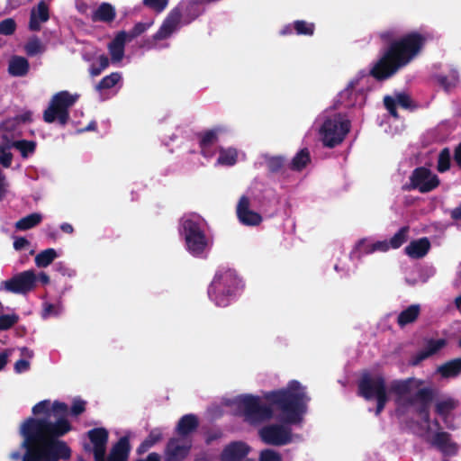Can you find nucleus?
<instances>
[{
    "label": "nucleus",
    "mask_w": 461,
    "mask_h": 461,
    "mask_svg": "<svg viewBox=\"0 0 461 461\" xmlns=\"http://www.w3.org/2000/svg\"><path fill=\"white\" fill-rule=\"evenodd\" d=\"M71 429L69 420L64 417H59L54 422L47 418L26 419L21 426V435L24 438L21 447L26 450L23 461L69 459L71 449L59 438Z\"/></svg>",
    "instance_id": "obj_1"
},
{
    "label": "nucleus",
    "mask_w": 461,
    "mask_h": 461,
    "mask_svg": "<svg viewBox=\"0 0 461 461\" xmlns=\"http://www.w3.org/2000/svg\"><path fill=\"white\" fill-rule=\"evenodd\" d=\"M265 400L281 412L282 423L268 424L258 430L260 439L271 446H285L293 441L290 425L302 422L307 410L309 397L305 388L297 380H292L285 388L267 392Z\"/></svg>",
    "instance_id": "obj_2"
},
{
    "label": "nucleus",
    "mask_w": 461,
    "mask_h": 461,
    "mask_svg": "<svg viewBox=\"0 0 461 461\" xmlns=\"http://www.w3.org/2000/svg\"><path fill=\"white\" fill-rule=\"evenodd\" d=\"M378 35L389 46L370 69L369 75L377 81L386 80L406 67L431 38L427 32L413 31L396 40L398 33L394 29L380 32Z\"/></svg>",
    "instance_id": "obj_3"
},
{
    "label": "nucleus",
    "mask_w": 461,
    "mask_h": 461,
    "mask_svg": "<svg viewBox=\"0 0 461 461\" xmlns=\"http://www.w3.org/2000/svg\"><path fill=\"white\" fill-rule=\"evenodd\" d=\"M202 13L203 10L197 1L188 2L184 8V14L183 6L178 5L173 8L163 21L158 32L152 36V39L145 41L143 47L148 50L154 48L157 41L170 37L179 24L182 17L184 23L188 24L199 17Z\"/></svg>",
    "instance_id": "obj_4"
},
{
    "label": "nucleus",
    "mask_w": 461,
    "mask_h": 461,
    "mask_svg": "<svg viewBox=\"0 0 461 461\" xmlns=\"http://www.w3.org/2000/svg\"><path fill=\"white\" fill-rule=\"evenodd\" d=\"M241 287V280L233 269L220 268L208 287L209 298L220 307H226Z\"/></svg>",
    "instance_id": "obj_5"
},
{
    "label": "nucleus",
    "mask_w": 461,
    "mask_h": 461,
    "mask_svg": "<svg viewBox=\"0 0 461 461\" xmlns=\"http://www.w3.org/2000/svg\"><path fill=\"white\" fill-rule=\"evenodd\" d=\"M357 395L366 401H376L375 416H379L385 408L389 396L385 378L381 375H372L369 372L362 374L357 382Z\"/></svg>",
    "instance_id": "obj_6"
},
{
    "label": "nucleus",
    "mask_w": 461,
    "mask_h": 461,
    "mask_svg": "<svg viewBox=\"0 0 461 461\" xmlns=\"http://www.w3.org/2000/svg\"><path fill=\"white\" fill-rule=\"evenodd\" d=\"M236 406L244 421L250 425L261 424L274 416L275 406L271 403H262L260 398L256 395L245 394L238 397Z\"/></svg>",
    "instance_id": "obj_7"
},
{
    "label": "nucleus",
    "mask_w": 461,
    "mask_h": 461,
    "mask_svg": "<svg viewBox=\"0 0 461 461\" xmlns=\"http://www.w3.org/2000/svg\"><path fill=\"white\" fill-rule=\"evenodd\" d=\"M350 127V121L341 113L327 117L320 129L323 146L332 149L342 143L349 132Z\"/></svg>",
    "instance_id": "obj_8"
},
{
    "label": "nucleus",
    "mask_w": 461,
    "mask_h": 461,
    "mask_svg": "<svg viewBox=\"0 0 461 461\" xmlns=\"http://www.w3.org/2000/svg\"><path fill=\"white\" fill-rule=\"evenodd\" d=\"M77 95H71L68 91H60L55 94L43 113V120L47 123L58 122L64 126L69 120V108L77 101Z\"/></svg>",
    "instance_id": "obj_9"
},
{
    "label": "nucleus",
    "mask_w": 461,
    "mask_h": 461,
    "mask_svg": "<svg viewBox=\"0 0 461 461\" xmlns=\"http://www.w3.org/2000/svg\"><path fill=\"white\" fill-rule=\"evenodd\" d=\"M182 228L187 250L194 257H201L208 246V239L201 224L186 219L183 221Z\"/></svg>",
    "instance_id": "obj_10"
},
{
    "label": "nucleus",
    "mask_w": 461,
    "mask_h": 461,
    "mask_svg": "<svg viewBox=\"0 0 461 461\" xmlns=\"http://www.w3.org/2000/svg\"><path fill=\"white\" fill-rule=\"evenodd\" d=\"M439 184L438 176L433 174L429 168L418 167L411 172L409 183L402 185V190H418L421 194H426L436 189Z\"/></svg>",
    "instance_id": "obj_11"
},
{
    "label": "nucleus",
    "mask_w": 461,
    "mask_h": 461,
    "mask_svg": "<svg viewBox=\"0 0 461 461\" xmlns=\"http://www.w3.org/2000/svg\"><path fill=\"white\" fill-rule=\"evenodd\" d=\"M37 274L33 269L15 274L11 278L0 283V291L15 294H27L37 287Z\"/></svg>",
    "instance_id": "obj_12"
},
{
    "label": "nucleus",
    "mask_w": 461,
    "mask_h": 461,
    "mask_svg": "<svg viewBox=\"0 0 461 461\" xmlns=\"http://www.w3.org/2000/svg\"><path fill=\"white\" fill-rule=\"evenodd\" d=\"M435 398V390L432 387L419 389L411 396L405 398V403L416 406V412L425 422H429V408Z\"/></svg>",
    "instance_id": "obj_13"
},
{
    "label": "nucleus",
    "mask_w": 461,
    "mask_h": 461,
    "mask_svg": "<svg viewBox=\"0 0 461 461\" xmlns=\"http://www.w3.org/2000/svg\"><path fill=\"white\" fill-rule=\"evenodd\" d=\"M251 447L244 441H231L220 454V461H253L247 458Z\"/></svg>",
    "instance_id": "obj_14"
},
{
    "label": "nucleus",
    "mask_w": 461,
    "mask_h": 461,
    "mask_svg": "<svg viewBox=\"0 0 461 461\" xmlns=\"http://www.w3.org/2000/svg\"><path fill=\"white\" fill-rule=\"evenodd\" d=\"M191 443H184L178 438H171L164 450L165 461H184L190 453Z\"/></svg>",
    "instance_id": "obj_15"
},
{
    "label": "nucleus",
    "mask_w": 461,
    "mask_h": 461,
    "mask_svg": "<svg viewBox=\"0 0 461 461\" xmlns=\"http://www.w3.org/2000/svg\"><path fill=\"white\" fill-rule=\"evenodd\" d=\"M423 384V380L415 377L393 380L391 382L389 392L396 395L399 400H402L412 392L421 389Z\"/></svg>",
    "instance_id": "obj_16"
},
{
    "label": "nucleus",
    "mask_w": 461,
    "mask_h": 461,
    "mask_svg": "<svg viewBox=\"0 0 461 461\" xmlns=\"http://www.w3.org/2000/svg\"><path fill=\"white\" fill-rule=\"evenodd\" d=\"M250 202L249 197L242 195L236 208V213L239 221L246 226H258L262 221V216L249 208Z\"/></svg>",
    "instance_id": "obj_17"
},
{
    "label": "nucleus",
    "mask_w": 461,
    "mask_h": 461,
    "mask_svg": "<svg viewBox=\"0 0 461 461\" xmlns=\"http://www.w3.org/2000/svg\"><path fill=\"white\" fill-rule=\"evenodd\" d=\"M90 441L94 445L95 461H105L106 444L108 442V430L104 428H95L87 432Z\"/></svg>",
    "instance_id": "obj_18"
},
{
    "label": "nucleus",
    "mask_w": 461,
    "mask_h": 461,
    "mask_svg": "<svg viewBox=\"0 0 461 461\" xmlns=\"http://www.w3.org/2000/svg\"><path fill=\"white\" fill-rule=\"evenodd\" d=\"M430 444L447 456H456L459 451V445L453 441L451 434L446 431L436 432L430 440Z\"/></svg>",
    "instance_id": "obj_19"
},
{
    "label": "nucleus",
    "mask_w": 461,
    "mask_h": 461,
    "mask_svg": "<svg viewBox=\"0 0 461 461\" xmlns=\"http://www.w3.org/2000/svg\"><path fill=\"white\" fill-rule=\"evenodd\" d=\"M445 345L446 340L443 339H429L427 342L425 348L420 350L411 357L410 359V365L413 366L420 365L423 360L438 352L442 348L445 347Z\"/></svg>",
    "instance_id": "obj_20"
},
{
    "label": "nucleus",
    "mask_w": 461,
    "mask_h": 461,
    "mask_svg": "<svg viewBox=\"0 0 461 461\" xmlns=\"http://www.w3.org/2000/svg\"><path fill=\"white\" fill-rule=\"evenodd\" d=\"M50 19V9L45 1L38 3L36 8H32L30 14L29 29L32 32L41 31V23H46Z\"/></svg>",
    "instance_id": "obj_21"
},
{
    "label": "nucleus",
    "mask_w": 461,
    "mask_h": 461,
    "mask_svg": "<svg viewBox=\"0 0 461 461\" xmlns=\"http://www.w3.org/2000/svg\"><path fill=\"white\" fill-rule=\"evenodd\" d=\"M125 31L119 32L108 44V50L113 63L120 62L124 57L125 43L127 41Z\"/></svg>",
    "instance_id": "obj_22"
},
{
    "label": "nucleus",
    "mask_w": 461,
    "mask_h": 461,
    "mask_svg": "<svg viewBox=\"0 0 461 461\" xmlns=\"http://www.w3.org/2000/svg\"><path fill=\"white\" fill-rule=\"evenodd\" d=\"M430 249V242L428 238L414 240L405 247L404 252L411 258L419 259L425 257Z\"/></svg>",
    "instance_id": "obj_23"
},
{
    "label": "nucleus",
    "mask_w": 461,
    "mask_h": 461,
    "mask_svg": "<svg viewBox=\"0 0 461 461\" xmlns=\"http://www.w3.org/2000/svg\"><path fill=\"white\" fill-rule=\"evenodd\" d=\"M458 405V402L451 397H447L444 400L438 401L435 405L436 413L440 416L446 424V427L449 429H455L454 424L449 423L447 419L452 411H454Z\"/></svg>",
    "instance_id": "obj_24"
},
{
    "label": "nucleus",
    "mask_w": 461,
    "mask_h": 461,
    "mask_svg": "<svg viewBox=\"0 0 461 461\" xmlns=\"http://www.w3.org/2000/svg\"><path fill=\"white\" fill-rule=\"evenodd\" d=\"M198 426L199 421L194 414H185L178 420L176 430L178 435L185 437L194 432Z\"/></svg>",
    "instance_id": "obj_25"
},
{
    "label": "nucleus",
    "mask_w": 461,
    "mask_h": 461,
    "mask_svg": "<svg viewBox=\"0 0 461 461\" xmlns=\"http://www.w3.org/2000/svg\"><path fill=\"white\" fill-rule=\"evenodd\" d=\"M30 69L29 61L22 56H14L8 65V73L13 77H24Z\"/></svg>",
    "instance_id": "obj_26"
},
{
    "label": "nucleus",
    "mask_w": 461,
    "mask_h": 461,
    "mask_svg": "<svg viewBox=\"0 0 461 461\" xmlns=\"http://www.w3.org/2000/svg\"><path fill=\"white\" fill-rule=\"evenodd\" d=\"M437 372L443 378L456 377L461 374V357L451 359L440 365Z\"/></svg>",
    "instance_id": "obj_27"
},
{
    "label": "nucleus",
    "mask_w": 461,
    "mask_h": 461,
    "mask_svg": "<svg viewBox=\"0 0 461 461\" xmlns=\"http://www.w3.org/2000/svg\"><path fill=\"white\" fill-rule=\"evenodd\" d=\"M116 16L114 7L109 3H102L94 12L92 20L94 22L111 23Z\"/></svg>",
    "instance_id": "obj_28"
},
{
    "label": "nucleus",
    "mask_w": 461,
    "mask_h": 461,
    "mask_svg": "<svg viewBox=\"0 0 461 461\" xmlns=\"http://www.w3.org/2000/svg\"><path fill=\"white\" fill-rule=\"evenodd\" d=\"M310 151L307 148H303L294 155L291 162L288 164V167L293 171L301 172L308 164H310Z\"/></svg>",
    "instance_id": "obj_29"
},
{
    "label": "nucleus",
    "mask_w": 461,
    "mask_h": 461,
    "mask_svg": "<svg viewBox=\"0 0 461 461\" xmlns=\"http://www.w3.org/2000/svg\"><path fill=\"white\" fill-rule=\"evenodd\" d=\"M420 312V307L419 304H411L405 310L400 312L397 317V324L403 328L406 325L414 322Z\"/></svg>",
    "instance_id": "obj_30"
},
{
    "label": "nucleus",
    "mask_w": 461,
    "mask_h": 461,
    "mask_svg": "<svg viewBox=\"0 0 461 461\" xmlns=\"http://www.w3.org/2000/svg\"><path fill=\"white\" fill-rule=\"evenodd\" d=\"M219 129H212L197 134L202 154L206 156L205 150L218 140Z\"/></svg>",
    "instance_id": "obj_31"
},
{
    "label": "nucleus",
    "mask_w": 461,
    "mask_h": 461,
    "mask_svg": "<svg viewBox=\"0 0 461 461\" xmlns=\"http://www.w3.org/2000/svg\"><path fill=\"white\" fill-rule=\"evenodd\" d=\"M42 221V215L39 212H32L21 218L15 222V228L18 230H27L37 225Z\"/></svg>",
    "instance_id": "obj_32"
},
{
    "label": "nucleus",
    "mask_w": 461,
    "mask_h": 461,
    "mask_svg": "<svg viewBox=\"0 0 461 461\" xmlns=\"http://www.w3.org/2000/svg\"><path fill=\"white\" fill-rule=\"evenodd\" d=\"M162 438V433L158 429H152L148 437L140 444L137 448V453L142 455L146 453L150 447L159 442Z\"/></svg>",
    "instance_id": "obj_33"
},
{
    "label": "nucleus",
    "mask_w": 461,
    "mask_h": 461,
    "mask_svg": "<svg viewBox=\"0 0 461 461\" xmlns=\"http://www.w3.org/2000/svg\"><path fill=\"white\" fill-rule=\"evenodd\" d=\"M131 450V445L128 437H122L112 447L111 453L116 456L127 461Z\"/></svg>",
    "instance_id": "obj_34"
},
{
    "label": "nucleus",
    "mask_w": 461,
    "mask_h": 461,
    "mask_svg": "<svg viewBox=\"0 0 461 461\" xmlns=\"http://www.w3.org/2000/svg\"><path fill=\"white\" fill-rule=\"evenodd\" d=\"M57 257L58 254L54 249H47L36 255L34 262L38 267H47Z\"/></svg>",
    "instance_id": "obj_35"
},
{
    "label": "nucleus",
    "mask_w": 461,
    "mask_h": 461,
    "mask_svg": "<svg viewBox=\"0 0 461 461\" xmlns=\"http://www.w3.org/2000/svg\"><path fill=\"white\" fill-rule=\"evenodd\" d=\"M266 165L272 174H284L285 171V158L283 156H272L266 158Z\"/></svg>",
    "instance_id": "obj_36"
},
{
    "label": "nucleus",
    "mask_w": 461,
    "mask_h": 461,
    "mask_svg": "<svg viewBox=\"0 0 461 461\" xmlns=\"http://www.w3.org/2000/svg\"><path fill=\"white\" fill-rule=\"evenodd\" d=\"M122 80V74L120 72H113L108 76L103 77L95 86L96 91L108 90L113 88Z\"/></svg>",
    "instance_id": "obj_37"
},
{
    "label": "nucleus",
    "mask_w": 461,
    "mask_h": 461,
    "mask_svg": "<svg viewBox=\"0 0 461 461\" xmlns=\"http://www.w3.org/2000/svg\"><path fill=\"white\" fill-rule=\"evenodd\" d=\"M238 152L235 149H221L218 163L224 166H233L237 162Z\"/></svg>",
    "instance_id": "obj_38"
},
{
    "label": "nucleus",
    "mask_w": 461,
    "mask_h": 461,
    "mask_svg": "<svg viewBox=\"0 0 461 461\" xmlns=\"http://www.w3.org/2000/svg\"><path fill=\"white\" fill-rule=\"evenodd\" d=\"M36 146L35 141L27 140H15L12 143V147L18 149L23 158L28 157L29 154L34 153Z\"/></svg>",
    "instance_id": "obj_39"
},
{
    "label": "nucleus",
    "mask_w": 461,
    "mask_h": 461,
    "mask_svg": "<svg viewBox=\"0 0 461 461\" xmlns=\"http://www.w3.org/2000/svg\"><path fill=\"white\" fill-rule=\"evenodd\" d=\"M357 247L360 249L363 248V250L367 254L373 253L375 251L385 252L391 248L390 243L387 240L376 241L370 245H366L365 240H360L357 244Z\"/></svg>",
    "instance_id": "obj_40"
},
{
    "label": "nucleus",
    "mask_w": 461,
    "mask_h": 461,
    "mask_svg": "<svg viewBox=\"0 0 461 461\" xmlns=\"http://www.w3.org/2000/svg\"><path fill=\"white\" fill-rule=\"evenodd\" d=\"M409 226L402 227L389 240L392 249H399L408 240Z\"/></svg>",
    "instance_id": "obj_41"
},
{
    "label": "nucleus",
    "mask_w": 461,
    "mask_h": 461,
    "mask_svg": "<svg viewBox=\"0 0 461 461\" xmlns=\"http://www.w3.org/2000/svg\"><path fill=\"white\" fill-rule=\"evenodd\" d=\"M293 27L298 35L312 36L315 31V25L313 23H308L303 20L294 21Z\"/></svg>",
    "instance_id": "obj_42"
},
{
    "label": "nucleus",
    "mask_w": 461,
    "mask_h": 461,
    "mask_svg": "<svg viewBox=\"0 0 461 461\" xmlns=\"http://www.w3.org/2000/svg\"><path fill=\"white\" fill-rule=\"evenodd\" d=\"M451 155L448 148H444L438 154L437 170L439 173H444L450 168Z\"/></svg>",
    "instance_id": "obj_43"
},
{
    "label": "nucleus",
    "mask_w": 461,
    "mask_h": 461,
    "mask_svg": "<svg viewBox=\"0 0 461 461\" xmlns=\"http://www.w3.org/2000/svg\"><path fill=\"white\" fill-rule=\"evenodd\" d=\"M25 52L28 56L33 57L44 51V47L39 38L31 39L24 46Z\"/></svg>",
    "instance_id": "obj_44"
},
{
    "label": "nucleus",
    "mask_w": 461,
    "mask_h": 461,
    "mask_svg": "<svg viewBox=\"0 0 461 461\" xmlns=\"http://www.w3.org/2000/svg\"><path fill=\"white\" fill-rule=\"evenodd\" d=\"M99 65L92 64L89 68V74L91 77H98L101 73L109 67V59L106 55L102 54L98 58Z\"/></svg>",
    "instance_id": "obj_45"
},
{
    "label": "nucleus",
    "mask_w": 461,
    "mask_h": 461,
    "mask_svg": "<svg viewBox=\"0 0 461 461\" xmlns=\"http://www.w3.org/2000/svg\"><path fill=\"white\" fill-rule=\"evenodd\" d=\"M437 81L446 91H450L456 86L458 83V76L456 73H453L450 77L447 76H438Z\"/></svg>",
    "instance_id": "obj_46"
},
{
    "label": "nucleus",
    "mask_w": 461,
    "mask_h": 461,
    "mask_svg": "<svg viewBox=\"0 0 461 461\" xmlns=\"http://www.w3.org/2000/svg\"><path fill=\"white\" fill-rule=\"evenodd\" d=\"M32 411L34 415L44 414L47 419L50 418V401L43 400L39 402L32 407Z\"/></svg>",
    "instance_id": "obj_47"
},
{
    "label": "nucleus",
    "mask_w": 461,
    "mask_h": 461,
    "mask_svg": "<svg viewBox=\"0 0 461 461\" xmlns=\"http://www.w3.org/2000/svg\"><path fill=\"white\" fill-rule=\"evenodd\" d=\"M53 415L56 419L59 417L67 418L68 405L65 402L55 401L50 404V416Z\"/></svg>",
    "instance_id": "obj_48"
},
{
    "label": "nucleus",
    "mask_w": 461,
    "mask_h": 461,
    "mask_svg": "<svg viewBox=\"0 0 461 461\" xmlns=\"http://www.w3.org/2000/svg\"><path fill=\"white\" fill-rule=\"evenodd\" d=\"M16 23L13 18H6L0 22V34L9 36L14 33Z\"/></svg>",
    "instance_id": "obj_49"
},
{
    "label": "nucleus",
    "mask_w": 461,
    "mask_h": 461,
    "mask_svg": "<svg viewBox=\"0 0 461 461\" xmlns=\"http://www.w3.org/2000/svg\"><path fill=\"white\" fill-rule=\"evenodd\" d=\"M11 145L0 146V164L4 167H9L12 164L13 154L10 152Z\"/></svg>",
    "instance_id": "obj_50"
},
{
    "label": "nucleus",
    "mask_w": 461,
    "mask_h": 461,
    "mask_svg": "<svg viewBox=\"0 0 461 461\" xmlns=\"http://www.w3.org/2000/svg\"><path fill=\"white\" fill-rule=\"evenodd\" d=\"M19 320L16 314L0 315V330H6L13 327Z\"/></svg>",
    "instance_id": "obj_51"
},
{
    "label": "nucleus",
    "mask_w": 461,
    "mask_h": 461,
    "mask_svg": "<svg viewBox=\"0 0 461 461\" xmlns=\"http://www.w3.org/2000/svg\"><path fill=\"white\" fill-rule=\"evenodd\" d=\"M149 23H137L128 32L127 34V40L131 41L143 32H145L148 28L149 27Z\"/></svg>",
    "instance_id": "obj_52"
},
{
    "label": "nucleus",
    "mask_w": 461,
    "mask_h": 461,
    "mask_svg": "<svg viewBox=\"0 0 461 461\" xmlns=\"http://www.w3.org/2000/svg\"><path fill=\"white\" fill-rule=\"evenodd\" d=\"M142 3L156 13H161L167 8L168 0H143Z\"/></svg>",
    "instance_id": "obj_53"
},
{
    "label": "nucleus",
    "mask_w": 461,
    "mask_h": 461,
    "mask_svg": "<svg viewBox=\"0 0 461 461\" xmlns=\"http://www.w3.org/2000/svg\"><path fill=\"white\" fill-rule=\"evenodd\" d=\"M384 105L386 108V110L389 112L390 115L393 116L395 119L399 118V113L397 112V104L394 99V97H392L390 95H385L384 97Z\"/></svg>",
    "instance_id": "obj_54"
},
{
    "label": "nucleus",
    "mask_w": 461,
    "mask_h": 461,
    "mask_svg": "<svg viewBox=\"0 0 461 461\" xmlns=\"http://www.w3.org/2000/svg\"><path fill=\"white\" fill-rule=\"evenodd\" d=\"M259 461H282V456L277 451L267 448L260 452Z\"/></svg>",
    "instance_id": "obj_55"
},
{
    "label": "nucleus",
    "mask_w": 461,
    "mask_h": 461,
    "mask_svg": "<svg viewBox=\"0 0 461 461\" xmlns=\"http://www.w3.org/2000/svg\"><path fill=\"white\" fill-rule=\"evenodd\" d=\"M394 99L396 101V104L400 105L402 108L410 109L413 107L412 101L410 95H407L406 93L402 92L395 94Z\"/></svg>",
    "instance_id": "obj_56"
},
{
    "label": "nucleus",
    "mask_w": 461,
    "mask_h": 461,
    "mask_svg": "<svg viewBox=\"0 0 461 461\" xmlns=\"http://www.w3.org/2000/svg\"><path fill=\"white\" fill-rule=\"evenodd\" d=\"M86 411V402L83 400L74 401L70 412L73 416L77 417L82 414Z\"/></svg>",
    "instance_id": "obj_57"
},
{
    "label": "nucleus",
    "mask_w": 461,
    "mask_h": 461,
    "mask_svg": "<svg viewBox=\"0 0 461 461\" xmlns=\"http://www.w3.org/2000/svg\"><path fill=\"white\" fill-rule=\"evenodd\" d=\"M30 368V362L26 359H19L14 364V371L17 374H21L28 371Z\"/></svg>",
    "instance_id": "obj_58"
},
{
    "label": "nucleus",
    "mask_w": 461,
    "mask_h": 461,
    "mask_svg": "<svg viewBox=\"0 0 461 461\" xmlns=\"http://www.w3.org/2000/svg\"><path fill=\"white\" fill-rule=\"evenodd\" d=\"M30 245L29 240L24 237H18L14 241V248L15 250H22Z\"/></svg>",
    "instance_id": "obj_59"
},
{
    "label": "nucleus",
    "mask_w": 461,
    "mask_h": 461,
    "mask_svg": "<svg viewBox=\"0 0 461 461\" xmlns=\"http://www.w3.org/2000/svg\"><path fill=\"white\" fill-rule=\"evenodd\" d=\"M358 79L350 81L348 86L340 93L341 98L344 96H349L353 93L356 86L358 84Z\"/></svg>",
    "instance_id": "obj_60"
},
{
    "label": "nucleus",
    "mask_w": 461,
    "mask_h": 461,
    "mask_svg": "<svg viewBox=\"0 0 461 461\" xmlns=\"http://www.w3.org/2000/svg\"><path fill=\"white\" fill-rule=\"evenodd\" d=\"M56 307L52 303H45L43 309V317H47L50 314H57Z\"/></svg>",
    "instance_id": "obj_61"
},
{
    "label": "nucleus",
    "mask_w": 461,
    "mask_h": 461,
    "mask_svg": "<svg viewBox=\"0 0 461 461\" xmlns=\"http://www.w3.org/2000/svg\"><path fill=\"white\" fill-rule=\"evenodd\" d=\"M454 160L459 168H461V142L456 147L454 150Z\"/></svg>",
    "instance_id": "obj_62"
},
{
    "label": "nucleus",
    "mask_w": 461,
    "mask_h": 461,
    "mask_svg": "<svg viewBox=\"0 0 461 461\" xmlns=\"http://www.w3.org/2000/svg\"><path fill=\"white\" fill-rule=\"evenodd\" d=\"M5 193V176L4 174L0 173V201L4 199Z\"/></svg>",
    "instance_id": "obj_63"
},
{
    "label": "nucleus",
    "mask_w": 461,
    "mask_h": 461,
    "mask_svg": "<svg viewBox=\"0 0 461 461\" xmlns=\"http://www.w3.org/2000/svg\"><path fill=\"white\" fill-rule=\"evenodd\" d=\"M138 461H160V456L158 453H150L146 459H140Z\"/></svg>",
    "instance_id": "obj_64"
}]
</instances>
